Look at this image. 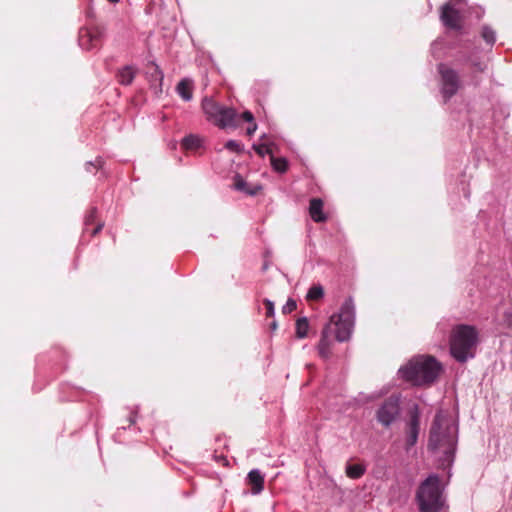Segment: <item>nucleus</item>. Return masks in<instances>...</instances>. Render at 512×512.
<instances>
[{
	"label": "nucleus",
	"mask_w": 512,
	"mask_h": 512,
	"mask_svg": "<svg viewBox=\"0 0 512 512\" xmlns=\"http://www.w3.org/2000/svg\"><path fill=\"white\" fill-rule=\"evenodd\" d=\"M441 20L450 29L459 30L461 28L460 12L450 2L442 7Z\"/></svg>",
	"instance_id": "nucleus-12"
},
{
	"label": "nucleus",
	"mask_w": 512,
	"mask_h": 512,
	"mask_svg": "<svg viewBox=\"0 0 512 512\" xmlns=\"http://www.w3.org/2000/svg\"><path fill=\"white\" fill-rule=\"evenodd\" d=\"M478 342V332L474 326L457 325L451 333L450 352L458 362H466L473 358Z\"/></svg>",
	"instance_id": "nucleus-3"
},
{
	"label": "nucleus",
	"mask_w": 512,
	"mask_h": 512,
	"mask_svg": "<svg viewBox=\"0 0 512 512\" xmlns=\"http://www.w3.org/2000/svg\"><path fill=\"white\" fill-rule=\"evenodd\" d=\"M225 148L236 153H240L243 150V145L236 140H229L225 144Z\"/></svg>",
	"instance_id": "nucleus-26"
},
{
	"label": "nucleus",
	"mask_w": 512,
	"mask_h": 512,
	"mask_svg": "<svg viewBox=\"0 0 512 512\" xmlns=\"http://www.w3.org/2000/svg\"><path fill=\"white\" fill-rule=\"evenodd\" d=\"M270 162L272 168L279 173H285L288 170V161L286 158L283 157H275L272 153L270 156Z\"/></svg>",
	"instance_id": "nucleus-20"
},
{
	"label": "nucleus",
	"mask_w": 512,
	"mask_h": 512,
	"mask_svg": "<svg viewBox=\"0 0 512 512\" xmlns=\"http://www.w3.org/2000/svg\"><path fill=\"white\" fill-rule=\"evenodd\" d=\"M324 203L320 198H312L309 202V214L316 223L325 222L327 217L323 212Z\"/></svg>",
	"instance_id": "nucleus-14"
},
{
	"label": "nucleus",
	"mask_w": 512,
	"mask_h": 512,
	"mask_svg": "<svg viewBox=\"0 0 512 512\" xmlns=\"http://www.w3.org/2000/svg\"><path fill=\"white\" fill-rule=\"evenodd\" d=\"M438 72L441 77L442 95L445 100H449L462 87L460 76L456 70L443 63L438 65Z\"/></svg>",
	"instance_id": "nucleus-7"
},
{
	"label": "nucleus",
	"mask_w": 512,
	"mask_h": 512,
	"mask_svg": "<svg viewBox=\"0 0 512 512\" xmlns=\"http://www.w3.org/2000/svg\"><path fill=\"white\" fill-rule=\"evenodd\" d=\"M416 501L420 512H439L442 509L444 500L439 476L430 475L420 484L416 492Z\"/></svg>",
	"instance_id": "nucleus-4"
},
{
	"label": "nucleus",
	"mask_w": 512,
	"mask_h": 512,
	"mask_svg": "<svg viewBox=\"0 0 512 512\" xmlns=\"http://www.w3.org/2000/svg\"><path fill=\"white\" fill-rule=\"evenodd\" d=\"M308 320L306 318H300L296 322V336L298 338H304L308 333Z\"/></svg>",
	"instance_id": "nucleus-23"
},
{
	"label": "nucleus",
	"mask_w": 512,
	"mask_h": 512,
	"mask_svg": "<svg viewBox=\"0 0 512 512\" xmlns=\"http://www.w3.org/2000/svg\"><path fill=\"white\" fill-rule=\"evenodd\" d=\"M442 370L435 357L420 355L409 360L399 373L401 377L415 386L431 385Z\"/></svg>",
	"instance_id": "nucleus-2"
},
{
	"label": "nucleus",
	"mask_w": 512,
	"mask_h": 512,
	"mask_svg": "<svg viewBox=\"0 0 512 512\" xmlns=\"http://www.w3.org/2000/svg\"><path fill=\"white\" fill-rule=\"evenodd\" d=\"M274 146L275 145L273 143H263V144H259V145H254L253 149L256 151V153L260 157H264L265 154H268L269 156H271V154L273 153Z\"/></svg>",
	"instance_id": "nucleus-24"
},
{
	"label": "nucleus",
	"mask_w": 512,
	"mask_h": 512,
	"mask_svg": "<svg viewBox=\"0 0 512 512\" xmlns=\"http://www.w3.org/2000/svg\"><path fill=\"white\" fill-rule=\"evenodd\" d=\"M257 129V124L255 122L251 123V125L247 128V135L251 136L255 133Z\"/></svg>",
	"instance_id": "nucleus-32"
},
{
	"label": "nucleus",
	"mask_w": 512,
	"mask_h": 512,
	"mask_svg": "<svg viewBox=\"0 0 512 512\" xmlns=\"http://www.w3.org/2000/svg\"><path fill=\"white\" fill-rule=\"evenodd\" d=\"M328 323H333L340 329V339L349 340L354 325V304L351 298L345 300L340 312L333 314Z\"/></svg>",
	"instance_id": "nucleus-6"
},
{
	"label": "nucleus",
	"mask_w": 512,
	"mask_h": 512,
	"mask_svg": "<svg viewBox=\"0 0 512 512\" xmlns=\"http://www.w3.org/2000/svg\"><path fill=\"white\" fill-rule=\"evenodd\" d=\"M473 66L480 72L484 71V66L481 63H474Z\"/></svg>",
	"instance_id": "nucleus-33"
},
{
	"label": "nucleus",
	"mask_w": 512,
	"mask_h": 512,
	"mask_svg": "<svg viewBox=\"0 0 512 512\" xmlns=\"http://www.w3.org/2000/svg\"><path fill=\"white\" fill-rule=\"evenodd\" d=\"M324 296V289L321 285H312L307 293L308 301H318Z\"/></svg>",
	"instance_id": "nucleus-22"
},
{
	"label": "nucleus",
	"mask_w": 512,
	"mask_h": 512,
	"mask_svg": "<svg viewBox=\"0 0 512 512\" xmlns=\"http://www.w3.org/2000/svg\"><path fill=\"white\" fill-rule=\"evenodd\" d=\"M108 1H109V2H111V3H117V2H119L120 0H108Z\"/></svg>",
	"instance_id": "nucleus-35"
},
{
	"label": "nucleus",
	"mask_w": 512,
	"mask_h": 512,
	"mask_svg": "<svg viewBox=\"0 0 512 512\" xmlns=\"http://www.w3.org/2000/svg\"><path fill=\"white\" fill-rule=\"evenodd\" d=\"M340 329L335 326L333 323H327L322 332L319 343L317 345L319 356L327 360L333 355V347L336 341L345 342L346 340H342L339 337Z\"/></svg>",
	"instance_id": "nucleus-8"
},
{
	"label": "nucleus",
	"mask_w": 512,
	"mask_h": 512,
	"mask_svg": "<svg viewBox=\"0 0 512 512\" xmlns=\"http://www.w3.org/2000/svg\"><path fill=\"white\" fill-rule=\"evenodd\" d=\"M365 472H366V467H365V465H363L361 463H355V464L348 463L346 465L345 473H346L347 477H349L350 479H359L365 474Z\"/></svg>",
	"instance_id": "nucleus-19"
},
{
	"label": "nucleus",
	"mask_w": 512,
	"mask_h": 512,
	"mask_svg": "<svg viewBox=\"0 0 512 512\" xmlns=\"http://www.w3.org/2000/svg\"><path fill=\"white\" fill-rule=\"evenodd\" d=\"M152 77H154L155 80L159 81L160 86L162 85L164 76H163L162 71L159 69V67L157 65H155V72L152 74Z\"/></svg>",
	"instance_id": "nucleus-30"
},
{
	"label": "nucleus",
	"mask_w": 512,
	"mask_h": 512,
	"mask_svg": "<svg viewBox=\"0 0 512 512\" xmlns=\"http://www.w3.org/2000/svg\"><path fill=\"white\" fill-rule=\"evenodd\" d=\"M400 406L399 399L395 396L387 398L376 412L379 423L385 427H389L399 416Z\"/></svg>",
	"instance_id": "nucleus-9"
},
{
	"label": "nucleus",
	"mask_w": 512,
	"mask_h": 512,
	"mask_svg": "<svg viewBox=\"0 0 512 512\" xmlns=\"http://www.w3.org/2000/svg\"><path fill=\"white\" fill-rule=\"evenodd\" d=\"M409 420L406 424L405 428V446L406 450H409L413 447L418 440L419 432H420V412L418 406H414L408 412Z\"/></svg>",
	"instance_id": "nucleus-10"
},
{
	"label": "nucleus",
	"mask_w": 512,
	"mask_h": 512,
	"mask_svg": "<svg viewBox=\"0 0 512 512\" xmlns=\"http://www.w3.org/2000/svg\"><path fill=\"white\" fill-rule=\"evenodd\" d=\"M104 227V222L102 220H98L97 209L91 208L87 211L84 218V234H89L90 236L97 235L102 228Z\"/></svg>",
	"instance_id": "nucleus-13"
},
{
	"label": "nucleus",
	"mask_w": 512,
	"mask_h": 512,
	"mask_svg": "<svg viewBox=\"0 0 512 512\" xmlns=\"http://www.w3.org/2000/svg\"><path fill=\"white\" fill-rule=\"evenodd\" d=\"M103 165V161L101 158H97L95 162H88L86 163V170L88 172H92V169H100Z\"/></svg>",
	"instance_id": "nucleus-28"
},
{
	"label": "nucleus",
	"mask_w": 512,
	"mask_h": 512,
	"mask_svg": "<svg viewBox=\"0 0 512 512\" xmlns=\"http://www.w3.org/2000/svg\"><path fill=\"white\" fill-rule=\"evenodd\" d=\"M234 187L239 191H243L249 195H256L261 190L259 185H249L240 175L234 177Z\"/></svg>",
	"instance_id": "nucleus-18"
},
{
	"label": "nucleus",
	"mask_w": 512,
	"mask_h": 512,
	"mask_svg": "<svg viewBox=\"0 0 512 512\" xmlns=\"http://www.w3.org/2000/svg\"><path fill=\"white\" fill-rule=\"evenodd\" d=\"M201 107L207 119L220 128L234 125L237 117L235 109L222 106L209 97L202 99Z\"/></svg>",
	"instance_id": "nucleus-5"
},
{
	"label": "nucleus",
	"mask_w": 512,
	"mask_h": 512,
	"mask_svg": "<svg viewBox=\"0 0 512 512\" xmlns=\"http://www.w3.org/2000/svg\"><path fill=\"white\" fill-rule=\"evenodd\" d=\"M136 74L137 69L134 66L126 65L118 70L116 74L117 81L121 85H130L132 84Z\"/></svg>",
	"instance_id": "nucleus-16"
},
{
	"label": "nucleus",
	"mask_w": 512,
	"mask_h": 512,
	"mask_svg": "<svg viewBox=\"0 0 512 512\" xmlns=\"http://www.w3.org/2000/svg\"><path fill=\"white\" fill-rule=\"evenodd\" d=\"M102 32L98 28H82L79 32V45L85 50L99 48Z\"/></svg>",
	"instance_id": "nucleus-11"
},
{
	"label": "nucleus",
	"mask_w": 512,
	"mask_h": 512,
	"mask_svg": "<svg viewBox=\"0 0 512 512\" xmlns=\"http://www.w3.org/2000/svg\"><path fill=\"white\" fill-rule=\"evenodd\" d=\"M242 118L246 121V122H250V123H253L254 122V116L253 114L250 112V111H244L242 113Z\"/></svg>",
	"instance_id": "nucleus-31"
},
{
	"label": "nucleus",
	"mask_w": 512,
	"mask_h": 512,
	"mask_svg": "<svg viewBox=\"0 0 512 512\" xmlns=\"http://www.w3.org/2000/svg\"><path fill=\"white\" fill-rule=\"evenodd\" d=\"M296 308H297L296 301L293 299H288V301L282 308V312L284 314H289V313L293 312L294 310H296Z\"/></svg>",
	"instance_id": "nucleus-27"
},
{
	"label": "nucleus",
	"mask_w": 512,
	"mask_h": 512,
	"mask_svg": "<svg viewBox=\"0 0 512 512\" xmlns=\"http://www.w3.org/2000/svg\"><path fill=\"white\" fill-rule=\"evenodd\" d=\"M178 95L184 101H190L193 98L194 84L189 78L182 79L176 86Z\"/></svg>",
	"instance_id": "nucleus-17"
},
{
	"label": "nucleus",
	"mask_w": 512,
	"mask_h": 512,
	"mask_svg": "<svg viewBox=\"0 0 512 512\" xmlns=\"http://www.w3.org/2000/svg\"><path fill=\"white\" fill-rule=\"evenodd\" d=\"M263 304L266 307V317L270 318L274 316V303L269 299H264Z\"/></svg>",
	"instance_id": "nucleus-29"
},
{
	"label": "nucleus",
	"mask_w": 512,
	"mask_h": 512,
	"mask_svg": "<svg viewBox=\"0 0 512 512\" xmlns=\"http://www.w3.org/2000/svg\"><path fill=\"white\" fill-rule=\"evenodd\" d=\"M200 144V138L195 135L186 136L181 143L182 148L185 150H195L200 147Z\"/></svg>",
	"instance_id": "nucleus-21"
},
{
	"label": "nucleus",
	"mask_w": 512,
	"mask_h": 512,
	"mask_svg": "<svg viewBox=\"0 0 512 512\" xmlns=\"http://www.w3.org/2000/svg\"><path fill=\"white\" fill-rule=\"evenodd\" d=\"M247 484L251 487L253 494H259L264 489V477L259 470L254 469L248 473Z\"/></svg>",
	"instance_id": "nucleus-15"
},
{
	"label": "nucleus",
	"mask_w": 512,
	"mask_h": 512,
	"mask_svg": "<svg viewBox=\"0 0 512 512\" xmlns=\"http://www.w3.org/2000/svg\"><path fill=\"white\" fill-rule=\"evenodd\" d=\"M135 423V416L134 415H131L129 417V420H128V425H132Z\"/></svg>",
	"instance_id": "nucleus-34"
},
{
	"label": "nucleus",
	"mask_w": 512,
	"mask_h": 512,
	"mask_svg": "<svg viewBox=\"0 0 512 512\" xmlns=\"http://www.w3.org/2000/svg\"><path fill=\"white\" fill-rule=\"evenodd\" d=\"M272 328H273V329H275V328H276V323H275V322H273V323H272Z\"/></svg>",
	"instance_id": "nucleus-36"
},
{
	"label": "nucleus",
	"mask_w": 512,
	"mask_h": 512,
	"mask_svg": "<svg viewBox=\"0 0 512 512\" xmlns=\"http://www.w3.org/2000/svg\"><path fill=\"white\" fill-rule=\"evenodd\" d=\"M481 36L488 44H494L495 33L490 27H483L481 31Z\"/></svg>",
	"instance_id": "nucleus-25"
},
{
	"label": "nucleus",
	"mask_w": 512,
	"mask_h": 512,
	"mask_svg": "<svg viewBox=\"0 0 512 512\" xmlns=\"http://www.w3.org/2000/svg\"><path fill=\"white\" fill-rule=\"evenodd\" d=\"M456 445L457 426L448 414L439 411L430 428L428 450L439 456V462L445 468L454 460Z\"/></svg>",
	"instance_id": "nucleus-1"
}]
</instances>
